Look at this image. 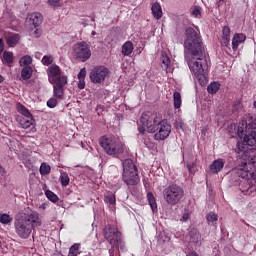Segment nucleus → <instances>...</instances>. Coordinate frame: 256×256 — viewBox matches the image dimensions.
Wrapping results in <instances>:
<instances>
[{
	"label": "nucleus",
	"instance_id": "nucleus-1",
	"mask_svg": "<svg viewBox=\"0 0 256 256\" xmlns=\"http://www.w3.org/2000/svg\"><path fill=\"white\" fill-rule=\"evenodd\" d=\"M237 135L244 138L243 143H238V159L243 160L240 169L253 177L256 175V156L251 155V151L256 149V118L246 116L238 126Z\"/></svg>",
	"mask_w": 256,
	"mask_h": 256
},
{
	"label": "nucleus",
	"instance_id": "nucleus-2",
	"mask_svg": "<svg viewBox=\"0 0 256 256\" xmlns=\"http://www.w3.org/2000/svg\"><path fill=\"white\" fill-rule=\"evenodd\" d=\"M142 126L138 127L140 135H145V127L148 133H155V141H165L171 135V124L167 120H163L161 114L144 112L140 117Z\"/></svg>",
	"mask_w": 256,
	"mask_h": 256
},
{
	"label": "nucleus",
	"instance_id": "nucleus-3",
	"mask_svg": "<svg viewBox=\"0 0 256 256\" xmlns=\"http://www.w3.org/2000/svg\"><path fill=\"white\" fill-rule=\"evenodd\" d=\"M185 58L188 61V67L191 73H193L198 83H200L202 87H205L209 81L207 71H205V69H207L205 51L185 54Z\"/></svg>",
	"mask_w": 256,
	"mask_h": 256
},
{
	"label": "nucleus",
	"instance_id": "nucleus-4",
	"mask_svg": "<svg viewBox=\"0 0 256 256\" xmlns=\"http://www.w3.org/2000/svg\"><path fill=\"white\" fill-rule=\"evenodd\" d=\"M14 227L20 239H29L33 229L35 227H41L39 213L35 211L24 213L22 216L15 219Z\"/></svg>",
	"mask_w": 256,
	"mask_h": 256
},
{
	"label": "nucleus",
	"instance_id": "nucleus-5",
	"mask_svg": "<svg viewBox=\"0 0 256 256\" xmlns=\"http://www.w3.org/2000/svg\"><path fill=\"white\" fill-rule=\"evenodd\" d=\"M205 51L203 41L201 40V32L199 29L189 27L184 34V53L185 55L191 53H200Z\"/></svg>",
	"mask_w": 256,
	"mask_h": 256
},
{
	"label": "nucleus",
	"instance_id": "nucleus-6",
	"mask_svg": "<svg viewBox=\"0 0 256 256\" xmlns=\"http://www.w3.org/2000/svg\"><path fill=\"white\" fill-rule=\"evenodd\" d=\"M103 233L104 238L111 245V248L109 249L110 256H115V249H117L118 254L127 251V248L125 247V242H123V238L121 236V232L117 229V227L108 224L107 226H105Z\"/></svg>",
	"mask_w": 256,
	"mask_h": 256
},
{
	"label": "nucleus",
	"instance_id": "nucleus-7",
	"mask_svg": "<svg viewBox=\"0 0 256 256\" xmlns=\"http://www.w3.org/2000/svg\"><path fill=\"white\" fill-rule=\"evenodd\" d=\"M100 146L110 157H119L125 152V144L115 136H103L100 138Z\"/></svg>",
	"mask_w": 256,
	"mask_h": 256
},
{
	"label": "nucleus",
	"instance_id": "nucleus-8",
	"mask_svg": "<svg viewBox=\"0 0 256 256\" xmlns=\"http://www.w3.org/2000/svg\"><path fill=\"white\" fill-rule=\"evenodd\" d=\"M162 195L167 205L175 206L181 202L185 196V191L181 186L172 184L163 189Z\"/></svg>",
	"mask_w": 256,
	"mask_h": 256
},
{
	"label": "nucleus",
	"instance_id": "nucleus-9",
	"mask_svg": "<svg viewBox=\"0 0 256 256\" xmlns=\"http://www.w3.org/2000/svg\"><path fill=\"white\" fill-rule=\"evenodd\" d=\"M123 166V181L126 185H137L139 183V174L137 173V166L133 160L126 159L122 162Z\"/></svg>",
	"mask_w": 256,
	"mask_h": 256
},
{
	"label": "nucleus",
	"instance_id": "nucleus-10",
	"mask_svg": "<svg viewBox=\"0 0 256 256\" xmlns=\"http://www.w3.org/2000/svg\"><path fill=\"white\" fill-rule=\"evenodd\" d=\"M73 53L76 59L85 63L91 59V48L87 42H78L73 46Z\"/></svg>",
	"mask_w": 256,
	"mask_h": 256
},
{
	"label": "nucleus",
	"instance_id": "nucleus-11",
	"mask_svg": "<svg viewBox=\"0 0 256 256\" xmlns=\"http://www.w3.org/2000/svg\"><path fill=\"white\" fill-rule=\"evenodd\" d=\"M109 75V69L105 66H96L94 67L89 74L90 81L92 83H103Z\"/></svg>",
	"mask_w": 256,
	"mask_h": 256
},
{
	"label": "nucleus",
	"instance_id": "nucleus-12",
	"mask_svg": "<svg viewBox=\"0 0 256 256\" xmlns=\"http://www.w3.org/2000/svg\"><path fill=\"white\" fill-rule=\"evenodd\" d=\"M46 73L49 83H54L57 77H61V68L57 64H52L47 68Z\"/></svg>",
	"mask_w": 256,
	"mask_h": 256
},
{
	"label": "nucleus",
	"instance_id": "nucleus-13",
	"mask_svg": "<svg viewBox=\"0 0 256 256\" xmlns=\"http://www.w3.org/2000/svg\"><path fill=\"white\" fill-rule=\"evenodd\" d=\"M17 123H19L20 127L22 129H29L33 123H35V120L33 119V116H17L16 117Z\"/></svg>",
	"mask_w": 256,
	"mask_h": 256
},
{
	"label": "nucleus",
	"instance_id": "nucleus-14",
	"mask_svg": "<svg viewBox=\"0 0 256 256\" xmlns=\"http://www.w3.org/2000/svg\"><path fill=\"white\" fill-rule=\"evenodd\" d=\"M27 19H28V23L30 25H33V27L35 28L39 27V25L43 23V15H41V13H38V12L29 14Z\"/></svg>",
	"mask_w": 256,
	"mask_h": 256
},
{
	"label": "nucleus",
	"instance_id": "nucleus-15",
	"mask_svg": "<svg viewBox=\"0 0 256 256\" xmlns=\"http://www.w3.org/2000/svg\"><path fill=\"white\" fill-rule=\"evenodd\" d=\"M245 39H247V36H245V34H235L232 39L233 51H237V49H239V45H241V43H245Z\"/></svg>",
	"mask_w": 256,
	"mask_h": 256
},
{
	"label": "nucleus",
	"instance_id": "nucleus-16",
	"mask_svg": "<svg viewBox=\"0 0 256 256\" xmlns=\"http://www.w3.org/2000/svg\"><path fill=\"white\" fill-rule=\"evenodd\" d=\"M223 167H225V160L217 159L210 165V171L211 173H219L223 170Z\"/></svg>",
	"mask_w": 256,
	"mask_h": 256
},
{
	"label": "nucleus",
	"instance_id": "nucleus-17",
	"mask_svg": "<svg viewBox=\"0 0 256 256\" xmlns=\"http://www.w3.org/2000/svg\"><path fill=\"white\" fill-rule=\"evenodd\" d=\"M152 15L154 19L159 21L161 17H163V9L161 8V4L159 2H155L151 7Z\"/></svg>",
	"mask_w": 256,
	"mask_h": 256
},
{
	"label": "nucleus",
	"instance_id": "nucleus-18",
	"mask_svg": "<svg viewBox=\"0 0 256 256\" xmlns=\"http://www.w3.org/2000/svg\"><path fill=\"white\" fill-rule=\"evenodd\" d=\"M161 61H162V69H164V71H166V73H171V60L169 59V56H167V54L162 53V57H161Z\"/></svg>",
	"mask_w": 256,
	"mask_h": 256
},
{
	"label": "nucleus",
	"instance_id": "nucleus-19",
	"mask_svg": "<svg viewBox=\"0 0 256 256\" xmlns=\"http://www.w3.org/2000/svg\"><path fill=\"white\" fill-rule=\"evenodd\" d=\"M67 76H58L54 78V82H50L53 87H65L67 85Z\"/></svg>",
	"mask_w": 256,
	"mask_h": 256
},
{
	"label": "nucleus",
	"instance_id": "nucleus-20",
	"mask_svg": "<svg viewBox=\"0 0 256 256\" xmlns=\"http://www.w3.org/2000/svg\"><path fill=\"white\" fill-rule=\"evenodd\" d=\"M133 42L131 41H127L122 45V54L125 57H129V55H131V53H133Z\"/></svg>",
	"mask_w": 256,
	"mask_h": 256
},
{
	"label": "nucleus",
	"instance_id": "nucleus-21",
	"mask_svg": "<svg viewBox=\"0 0 256 256\" xmlns=\"http://www.w3.org/2000/svg\"><path fill=\"white\" fill-rule=\"evenodd\" d=\"M190 243L194 247H199L201 245V234L199 232H190Z\"/></svg>",
	"mask_w": 256,
	"mask_h": 256
},
{
	"label": "nucleus",
	"instance_id": "nucleus-22",
	"mask_svg": "<svg viewBox=\"0 0 256 256\" xmlns=\"http://www.w3.org/2000/svg\"><path fill=\"white\" fill-rule=\"evenodd\" d=\"M19 39H21V36H19V34H10L6 41H7V45L9 47H15V45H17V43H19Z\"/></svg>",
	"mask_w": 256,
	"mask_h": 256
},
{
	"label": "nucleus",
	"instance_id": "nucleus-23",
	"mask_svg": "<svg viewBox=\"0 0 256 256\" xmlns=\"http://www.w3.org/2000/svg\"><path fill=\"white\" fill-rule=\"evenodd\" d=\"M33 75V68L31 66H25L21 71V77L24 81H27Z\"/></svg>",
	"mask_w": 256,
	"mask_h": 256
},
{
	"label": "nucleus",
	"instance_id": "nucleus-24",
	"mask_svg": "<svg viewBox=\"0 0 256 256\" xmlns=\"http://www.w3.org/2000/svg\"><path fill=\"white\" fill-rule=\"evenodd\" d=\"M17 111H18V113H20V115H22V116H20V117H31V116H33L32 114H31V112H29V110L27 109V107H25L23 104H21V103H18L17 104Z\"/></svg>",
	"mask_w": 256,
	"mask_h": 256
},
{
	"label": "nucleus",
	"instance_id": "nucleus-25",
	"mask_svg": "<svg viewBox=\"0 0 256 256\" xmlns=\"http://www.w3.org/2000/svg\"><path fill=\"white\" fill-rule=\"evenodd\" d=\"M147 199L153 213H155L157 211V202L155 201V196H153V193L148 192Z\"/></svg>",
	"mask_w": 256,
	"mask_h": 256
},
{
	"label": "nucleus",
	"instance_id": "nucleus-26",
	"mask_svg": "<svg viewBox=\"0 0 256 256\" xmlns=\"http://www.w3.org/2000/svg\"><path fill=\"white\" fill-rule=\"evenodd\" d=\"M220 87L221 84H219V82H211L207 87V91L208 93H211V95H215V93L219 91Z\"/></svg>",
	"mask_w": 256,
	"mask_h": 256
},
{
	"label": "nucleus",
	"instance_id": "nucleus-27",
	"mask_svg": "<svg viewBox=\"0 0 256 256\" xmlns=\"http://www.w3.org/2000/svg\"><path fill=\"white\" fill-rule=\"evenodd\" d=\"M173 101H174V109H181V93L174 92L173 93Z\"/></svg>",
	"mask_w": 256,
	"mask_h": 256
},
{
	"label": "nucleus",
	"instance_id": "nucleus-28",
	"mask_svg": "<svg viewBox=\"0 0 256 256\" xmlns=\"http://www.w3.org/2000/svg\"><path fill=\"white\" fill-rule=\"evenodd\" d=\"M45 195L47 199H49V201H51L52 203H57L59 201V196H57V194H55L51 190H46Z\"/></svg>",
	"mask_w": 256,
	"mask_h": 256
},
{
	"label": "nucleus",
	"instance_id": "nucleus-29",
	"mask_svg": "<svg viewBox=\"0 0 256 256\" xmlns=\"http://www.w3.org/2000/svg\"><path fill=\"white\" fill-rule=\"evenodd\" d=\"M33 63V58L29 55H25L20 59V65L21 67H29Z\"/></svg>",
	"mask_w": 256,
	"mask_h": 256
},
{
	"label": "nucleus",
	"instance_id": "nucleus-30",
	"mask_svg": "<svg viewBox=\"0 0 256 256\" xmlns=\"http://www.w3.org/2000/svg\"><path fill=\"white\" fill-rule=\"evenodd\" d=\"M80 248H81V244H79V243L73 244L69 249L68 256H77V255H79V249Z\"/></svg>",
	"mask_w": 256,
	"mask_h": 256
},
{
	"label": "nucleus",
	"instance_id": "nucleus-31",
	"mask_svg": "<svg viewBox=\"0 0 256 256\" xmlns=\"http://www.w3.org/2000/svg\"><path fill=\"white\" fill-rule=\"evenodd\" d=\"M69 174H67V172H61L60 174V183L62 185V187H67V185H69Z\"/></svg>",
	"mask_w": 256,
	"mask_h": 256
},
{
	"label": "nucleus",
	"instance_id": "nucleus-32",
	"mask_svg": "<svg viewBox=\"0 0 256 256\" xmlns=\"http://www.w3.org/2000/svg\"><path fill=\"white\" fill-rule=\"evenodd\" d=\"M53 61H55V58L52 55H45L42 58V65L49 67V65H53Z\"/></svg>",
	"mask_w": 256,
	"mask_h": 256
},
{
	"label": "nucleus",
	"instance_id": "nucleus-33",
	"mask_svg": "<svg viewBox=\"0 0 256 256\" xmlns=\"http://www.w3.org/2000/svg\"><path fill=\"white\" fill-rule=\"evenodd\" d=\"M51 173V166L45 162H43L40 166V174L41 175H49Z\"/></svg>",
	"mask_w": 256,
	"mask_h": 256
},
{
	"label": "nucleus",
	"instance_id": "nucleus-34",
	"mask_svg": "<svg viewBox=\"0 0 256 256\" xmlns=\"http://www.w3.org/2000/svg\"><path fill=\"white\" fill-rule=\"evenodd\" d=\"M13 221V218L9 214H0V223L2 225H9Z\"/></svg>",
	"mask_w": 256,
	"mask_h": 256
},
{
	"label": "nucleus",
	"instance_id": "nucleus-35",
	"mask_svg": "<svg viewBox=\"0 0 256 256\" xmlns=\"http://www.w3.org/2000/svg\"><path fill=\"white\" fill-rule=\"evenodd\" d=\"M63 88L61 87H58V86H53V94H54V97H56V99H63Z\"/></svg>",
	"mask_w": 256,
	"mask_h": 256
},
{
	"label": "nucleus",
	"instance_id": "nucleus-36",
	"mask_svg": "<svg viewBox=\"0 0 256 256\" xmlns=\"http://www.w3.org/2000/svg\"><path fill=\"white\" fill-rule=\"evenodd\" d=\"M218 220H219V216L215 214V212H210L206 216V221L208 223H215V221H218Z\"/></svg>",
	"mask_w": 256,
	"mask_h": 256
},
{
	"label": "nucleus",
	"instance_id": "nucleus-37",
	"mask_svg": "<svg viewBox=\"0 0 256 256\" xmlns=\"http://www.w3.org/2000/svg\"><path fill=\"white\" fill-rule=\"evenodd\" d=\"M104 201H105V203H107L108 205L113 207L115 205L117 199L115 198V195L109 194V195L105 196Z\"/></svg>",
	"mask_w": 256,
	"mask_h": 256
},
{
	"label": "nucleus",
	"instance_id": "nucleus-38",
	"mask_svg": "<svg viewBox=\"0 0 256 256\" xmlns=\"http://www.w3.org/2000/svg\"><path fill=\"white\" fill-rule=\"evenodd\" d=\"M3 59L6 63L11 64L13 62V52L4 51Z\"/></svg>",
	"mask_w": 256,
	"mask_h": 256
},
{
	"label": "nucleus",
	"instance_id": "nucleus-39",
	"mask_svg": "<svg viewBox=\"0 0 256 256\" xmlns=\"http://www.w3.org/2000/svg\"><path fill=\"white\" fill-rule=\"evenodd\" d=\"M47 107H49V109H55V107H57V99L55 98H50L47 101Z\"/></svg>",
	"mask_w": 256,
	"mask_h": 256
},
{
	"label": "nucleus",
	"instance_id": "nucleus-40",
	"mask_svg": "<svg viewBox=\"0 0 256 256\" xmlns=\"http://www.w3.org/2000/svg\"><path fill=\"white\" fill-rule=\"evenodd\" d=\"M192 15L196 17V19H200L201 17V7L197 6L192 10Z\"/></svg>",
	"mask_w": 256,
	"mask_h": 256
},
{
	"label": "nucleus",
	"instance_id": "nucleus-41",
	"mask_svg": "<svg viewBox=\"0 0 256 256\" xmlns=\"http://www.w3.org/2000/svg\"><path fill=\"white\" fill-rule=\"evenodd\" d=\"M221 45L223 47H229L231 45V37H222Z\"/></svg>",
	"mask_w": 256,
	"mask_h": 256
},
{
	"label": "nucleus",
	"instance_id": "nucleus-42",
	"mask_svg": "<svg viewBox=\"0 0 256 256\" xmlns=\"http://www.w3.org/2000/svg\"><path fill=\"white\" fill-rule=\"evenodd\" d=\"M222 37H231V29H229V26H224L223 27Z\"/></svg>",
	"mask_w": 256,
	"mask_h": 256
},
{
	"label": "nucleus",
	"instance_id": "nucleus-43",
	"mask_svg": "<svg viewBox=\"0 0 256 256\" xmlns=\"http://www.w3.org/2000/svg\"><path fill=\"white\" fill-rule=\"evenodd\" d=\"M49 5L52 7H61V0H48Z\"/></svg>",
	"mask_w": 256,
	"mask_h": 256
},
{
	"label": "nucleus",
	"instance_id": "nucleus-44",
	"mask_svg": "<svg viewBox=\"0 0 256 256\" xmlns=\"http://www.w3.org/2000/svg\"><path fill=\"white\" fill-rule=\"evenodd\" d=\"M86 76H87V70L85 68H82L78 73V79H85Z\"/></svg>",
	"mask_w": 256,
	"mask_h": 256
},
{
	"label": "nucleus",
	"instance_id": "nucleus-45",
	"mask_svg": "<svg viewBox=\"0 0 256 256\" xmlns=\"http://www.w3.org/2000/svg\"><path fill=\"white\" fill-rule=\"evenodd\" d=\"M187 167H188L189 173H191V175H195V171H196L195 164H193V163L192 164H188Z\"/></svg>",
	"mask_w": 256,
	"mask_h": 256
},
{
	"label": "nucleus",
	"instance_id": "nucleus-46",
	"mask_svg": "<svg viewBox=\"0 0 256 256\" xmlns=\"http://www.w3.org/2000/svg\"><path fill=\"white\" fill-rule=\"evenodd\" d=\"M78 89H85V79L83 78H78Z\"/></svg>",
	"mask_w": 256,
	"mask_h": 256
},
{
	"label": "nucleus",
	"instance_id": "nucleus-47",
	"mask_svg": "<svg viewBox=\"0 0 256 256\" xmlns=\"http://www.w3.org/2000/svg\"><path fill=\"white\" fill-rule=\"evenodd\" d=\"M47 207H49V205H47V203H42L40 206H39V209L41 211H45V209H47Z\"/></svg>",
	"mask_w": 256,
	"mask_h": 256
},
{
	"label": "nucleus",
	"instance_id": "nucleus-48",
	"mask_svg": "<svg viewBox=\"0 0 256 256\" xmlns=\"http://www.w3.org/2000/svg\"><path fill=\"white\" fill-rule=\"evenodd\" d=\"M224 3H225V0H217L216 1L217 7H221V5H223Z\"/></svg>",
	"mask_w": 256,
	"mask_h": 256
},
{
	"label": "nucleus",
	"instance_id": "nucleus-49",
	"mask_svg": "<svg viewBox=\"0 0 256 256\" xmlns=\"http://www.w3.org/2000/svg\"><path fill=\"white\" fill-rule=\"evenodd\" d=\"M187 219H189V214H188V213H185V214L182 216L181 221H187Z\"/></svg>",
	"mask_w": 256,
	"mask_h": 256
},
{
	"label": "nucleus",
	"instance_id": "nucleus-50",
	"mask_svg": "<svg viewBox=\"0 0 256 256\" xmlns=\"http://www.w3.org/2000/svg\"><path fill=\"white\" fill-rule=\"evenodd\" d=\"M3 53V39L0 38V55Z\"/></svg>",
	"mask_w": 256,
	"mask_h": 256
},
{
	"label": "nucleus",
	"instance_id": "nucleus-51",
	"mask_svg": "<svg viewBox=\"0 0 256 256\" xmlns=\"http://www.w3.org/2000/svg\"><path fill=\"white\" fill-rule=\"evenodd\" d=\"M5 173H6L5 168H3V166H1L0 164V174L5 175Z\"/></svg>",
	"mask_w": 256,
	"mask_h": 256
},
{
	"label": "nucleus",
	"instance_id": "nucleus-52",
	"mask_svg": "<svg viewBox=\"0 0 256 256\" xmlns=\"http://www.w3.org/2000/svg\"><path fill=\"white\" fill-rule=\"evenodd\" d=\"M34 33H35L36 37H41V31H39V29H36L34 31Z\"/></svg>",
	"mask_w": 256,
	"mask_h": 256
},
{
	"label": "nucleus",
	"instance_id": "nucleus-53",
	"mask_svg": "<svg viewBox=\"0 0 256 256\" xmlns=\"http://www.w3.org/2000/svg\"><path fill=\"white\" fill-rule=\"evenodd\" d=\"M4 81H5V78L2 75H0V83H3Z\"/></svg>",
	"mask_w": 256,
	"mask_h": 256
},
{
	"label": "nucleus",
	"instance_id": "nucleus-54",
	"mask_svg": "<svg viewBox=\"0 0 256 256\" xmlns=\"http://www.w3.org/2000/svg\"><path fill=\"white\" fill-rule=\"evenodd\" d=\"M96 34H97V33H96L95 31H92V32H91V35H92V36H95Z\"/></svg>",
	"mask_w": 256,
	"mask_h": 256
},
{
	"label": "nucleus",
	"instance_id": "nucleus-55",
	"mask_svg": "<svg viewBox=\"0 0 256 256\" xmlns=\"http://www.w3.org/2000/svg\"><path fill=\"white\" fill-rule=\"evenodd\" d=\"M31 131H33V133H35V131H37V130L35 129V127H33V128L31 129Z\"/></svg>",
	"mask_w": 256,
	"mask_h": 256
},
{
	"label": "nucleus",
	"instance_id": "nucleus-56",
	"mask_svg": "<svg viewBox=\"0 0 256 256\" xmlns=\"http://www.w3.org/2000/svg\"><path fill=\"white\" fill-rule=\"evenodd\" d=\"M253 106H254V108L256 109V101H254Z\"/></svg>",
	"mask_w": 256,
	"mask_h": 256
},
{
	"label": "nucleus",
	"instance_id": "nucleus-57",
	"mask_svg": "<svg viewBox=\"0 0 256 256\" xmlns=\"http://www.w3.org/2000/svg\"><path fill=\"white\" fill-rule=\"evenodd\" d=\"M1 245H2V244H1V240H0V247H1Z\"/></svg>",
	"mask_w": 256,
	"mask_h": 256
},
{
	"label": "nucleus",
	"instance_id": "nucleus-58",
	"mask_svg": "<svg viewBox=\"0 0 256 256\" xmlns=\"http://www.w3.org/2000/svg\"><path fill=\"white\" fill-rule=\"evenodd\" d=\"M92 21H95V19L92 18Z\"/></svg>",
	"mask_w": 256,
	"mask_h": 256
}]
</instances>
